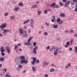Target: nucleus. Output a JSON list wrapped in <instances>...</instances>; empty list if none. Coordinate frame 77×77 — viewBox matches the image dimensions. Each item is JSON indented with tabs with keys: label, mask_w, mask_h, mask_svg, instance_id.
Segmentation results:
<instances>
[{
	"label": "nucleus",
	"mask_w": 77,
	"mask_h": 77,
	"mask_svg": "<svg viewBox=\"0 0 77 77\" xmlns=\"http://www.w3.org/2000/svg\"><path fill=\"white\" fill-rule=\"evenodd\" d=\"M54 51H56L57 53H60V48L58 47H56L54 48Z\"/></svg>",
	"instance_id": "f257e3e1"
},
{
	"label": "nucleus",
	"mask_w": 77,
	"mask_h": 77,
	"mask_svg": "<svg viewBox=\"0 0 77 77\" xmlns=\"http://www.w3.org/2000/svg\"><path fill=\"white\" fill-rule=\"evenodd\" d=\"M31 58L32 60H33L32 62H31L32 64V65H35V61H36V57L35 58L34 57H31Z\"/></svg>",
	"instance_id": "f03ea898"
},
{
	"label": "nucleus",
	"mask_w": 77,
	"mask_h": 77,
	"mask_svg": "<svg viewBox=\"0 0 77 77\" xmlns=\"http://www.w3.org/2000/svg\"><path fill=\"white\" fill-rule=\"evenodd\" d=\"M36 49H38V46H36L34 48L33 51V53L34 54H36Z\"/></svg>",
	"instance_id": "7ed1b4c3"
},
{
	"label": "nucleus",
	"mask_w": 77,
	"mask_h": 77,
	"mask_svg": "<svg viewBox=\"0 0 77 77\" xmlns=\"http://www.w3.org/2000/svg\"><path fill=\"white\" fill-rule=\"evenodd\" d=\"M69 3H70V2H69V1H68L66 2L64 4L65 8H66L67 6H69Z\"/></svg>",
	"instance_id": "20e7f679"
},
{
	"label": "nucleus",
	"mask_w": 77,
	"mask_h": 77,
	"mask_svg": "<svg viewBox=\"0 0 77 77\" xmlns=\"http://www.w3.org/2000/svg\"><path fill=\"white\" fill-rule=\"evenodd\" d=\"M53 18L51 19V21L53 23H56V19L55 18V16H54L53 17Z\"/></svg>",
	"instance_id": "39448f33"
},
{
	"label": "nucleus",
	"mask_w": 77,
	"mask_h": 77,
	"mask_svg": "<svg viewBox=\"0 0 77 77\" xmlns=\"http://www.w3.org/2000/svg\"><path fill=\"white\" fill-rule=\"evenodd\" d=\"M5 48H6V50L7 51V52L8 53V54L10 53L11 52V51L10 50V49H9V47L7 46H5Z\"/></svg>",
	"instance_id": "423d86ee"
},
{
	"label": "nucleus",
	"mask_w": 77,
	"mask_h": 77,
	"mask_svg": "<svg viewBox=\"0 0 77 77\" xmlns=\"http://www.w3.org/2000/svg\"><path fill=\"white\" fill-rule=\"evenodd\" d=\"M6 25H7V23H5L2 24V25L1 26H0V28H2V27H6Z\"/></svg>",
	"instance_id": "0eeeda50"
},
{
	"label": "nucleus",
	"mask_w": 77,
	"mask_h": 77,
	"mask_svg": "<svg viewBox=\"0 0 77 77\" xmlns=\"http://www.w3.org/2000/svg\"><path fill=\"white\" fill-rule=\"evenodd\" d=\"M21 61L22 64H23L24 63H27V62H28V61H26L24 59L23 60H21Z\"/></svg>",
	"instance_id": "6e6552de"
},
{
	"label": "nucleus",
	"mask_w": 77,
	"mask_h": 77,
	"mask_svg": "<svg viewBox=\"0 0 77 77\" xmlns=\"http://www.w3.org/2000/svg\"><path fill=\"white\" fill-rule=\"evenodd\" d=\"M23 66L22 65H19L18 67H17V70H20V68H23Z\"/></svg>",
	"instance_id": "1a4fd4ad"
},
{
	"label": "nucleus",
	"mask_w": 77,
	"mask_h": 77,
	"mask_svg": "<svg viewBox=\"0 0 77 77\" xmlns=\"http://www.w3.org/2000/svg\"><path fill=\"white\" fill-rule=\"evenodd\" d=\"M16 63L17 65H21V63H22V62H21V60L19 61H16Z\"/></svg>",
	"instance_id": "9d476101"
},
{
	"label": "nucleus",
	"mask_w": 77,
	"mask_h": 77,
	"mask_svg": "<svg viewBox=\"0 0 77 77\" xmlns=\"http://www.w3.org/2000/svg\"><path fill=\"white\" fill-rule=\"evenodd\" d=\"M19 30L20 31V34L21 35L23 34V29L21 28H20L19 29Z\"/></svg>",
	"instance_id": "9b49d317"
},
{
	"label": "nucleus",
	"mask_w": 77,
	"mask_h": 77,
	"mask_svg": "<svg viewBox=\"0 0 77 77\" xmlns=\"http://www.w3.org/2000/svg\"><path fill=\"white\" fill-rule=\"evenodd\" d=\"M0 76L2 77V76H3L5 75V73L4 72H2L0 73Z\"/></svg>",
	"instance_id": "f8f14e48"
},
{
	"label": "nucleus",
	"mask_w": 77,
	"mask_h": 77,
	"mask_svg": "<svg viewBox=\"0 0 77 77\" xmlns=\"http://www.w3.org/2000/svg\"><path fill=\"white\" fill-rule=\"evenodd\" d=\"M54 71V69L53 68H51L50 69V72H52Z\"/></svg>",
	"instance_id": "ddd939ff"
},
{
	"label": "nucleus",
	"mask_w": 77,
	"mask_h": 77,
	"mask_svg": "<svg viewBox=\"0 0 77 77\" xmlns=\"http://www.w3.org/2000/svg\"><path fill=\"white\" fill-rule=\"evenodd\" d=\"M20 59H25V57L23 56H20Z\"/></svg>",
	"instance_id": "4468645a"
},
{
	"label": "nucleus",
	"mask_w": 77,
	"mask_h": 77,
	"mask_svg": "<svg viewBox=\"0 0 77 77\" xmlns=\"http://www.w3.org/2000/svg\"><path fill=\"white\" fill-rule=\"evenodd\" d=\"M5 60V58L3 57H1L0 58V61L1 62H3Z\"/></svg>",
	"instance_id": "2eb2a0df"
},
{
	"label": "nucleus",
	"mask_w": 77,
	"mask_h": 77,
	"mask_svg": "<svg viewBox=\"0 0 77 77\" xmlns=\"http://www.w3.org/2000/svg\"><path fill=\"white\" fill-rule=\"evenodd\" d=\"M56 5V3H53L52 4H51L50 6V7H52L53 6H55V5Z\"/></svg>",
	"instance_id": "dca6fc26"
},
{
	"label": "nucleus",
	"mask_w": 77,
	"mask_h": 77,
	"mask_svg": "<svg viewBox=\"0 0 77 77\" xmlns=\"http://www.w3.org/2000/svg\"><path fill=\"white\" fill-rule=\"evenodd\" d=\"M60 16L61 17H65V15L64 14L62 13L60 14Z\"/></svg>",
	"instance_id": "f3484780"
},
{
	"label": "nucleus",
	"mask_w": 77,
	"mask_h": 77,
	"mask_svg": "<svg viewBox=\"0 0 77 77\" xmlns=\"http://www.w3.org/2000/svg\"><path fill=\"white\" fill-rule=\"evenodd\" d=\"M57 27H58V25H55L53 26V27L54 29H56L57 28Z\"/></svg>",
	"instance_id": "a211bd4d"
},
{
	"label": "nucleus",
	"mask_w": 77,
	"mask_h": 77,
	"mask_svg": "<svg viewBox=\"0 0 77 77\" xmlns=\"http://www.w3.org/2000/svg\"><path fill=\"white\" fill-rule=\"evenodd\" d=\"M3 31L4 32H10V30L6 29L3 30Z\"/></svg>",
	"instance_id": "6ab92c4d"
},
{
	"label": "nucleus",
	"mask_w": 77,
	"mask_h": 77,
	"mask_svg": "<svg viewBox=\"0 0 77 77\" xmlns=\"http://www.w3.org/2000/svg\"><path fill=\"white\" fill-rule=\"evenodd\" d=\"M32 39V37H30L28 40V42L29 43L30 42V41H31V39Z\"/></svg>",
	"instance_id": "aec40b11"
},
{
	"label": "nucleus",
	"mask_w": 77,
	"mask_h": 77,
	"mask_svg": "<svg viewBox=\"0 0 77 77\" xmlns=\"http://www.w3.org/2000/svg\"><path fill=\"white\" fill-rule=\"evenodd\" d=\"M18 5L19 6H24V5L23 4L22 2H20Z\"/></svg>",
	"instance_id": "412c9836"
},
{
	"label": "nucleus",
	"mask_w": 77,
	"mask_h": 77,
	"mask_svg": "<svg viewBox=\"0 0 77 77\" xmlns=\"http://www.w3.org/2000/svg\"><path fill=\"white\" fill-rule=\"evenodd\" d=\"M32 68L33 71L35 72L36 71V68H35V67L33 66Z\"/></svg>",
	"instance_id": "4be33fe9"
},
{
	"label": "nucleus",
	"mask_w": 77,
	"mask_h": 77,
	"mask_svg": "<svg viewBox=\"0 0 77 77\" xmlns=\"http://www.w3.org/2000/svg\"><path fill=\"white\" fill-rule=\"evenodd\" d=\"M29 21H30V19H28V20L27 21H25L24 23H23V24H26V23H29Z\"/></svg>",
	"instance_id": "5701e85b"
},
{
	"label": "nucleus",
	"mask_w": 77,
	"mask_h": 77,
	"mask_svg": "<svg viewBox=\"0 0 77 77\" xmlns=\"http://www.w3.org/2000/svg\"><path fill=\"white\" fill-rule=\"evenodd\" d=\"M27 34L26 33L24 34V35H23L24 38H27Z\"/></svg>",
	"instance_id": "b1692460"
},
{
	"label": "nucleus",
	"mask_w": 77,
	"mask_h": 77,
	"mask_svg": "<svg viewBox=\"0 0 77 77\" xmlns=\"http://www.w3.org/2000/svg\"><path fill=\"white\" fill-rule=\"evenodd\" d=\"M60 18H58V19L57 20V23H59V22H60Z\"/></svg>",
	"instance_id": "393cba45"
},
{
	"label": "nucleus",
	"mask_w": 77,
	"mask_h": 77,
	"mask_svg": "<svg viewBox=\"0 0 77 77\" xmlns=\"http://www.w3.org/2000/svg\"><path fill=\"white\" fill-rule=\"evenodd\" d=\"M47 12H48V10H45L44 11V13L45 14H47Z\"/></svg>",
	"instance_id": "a878e982"
},
{
	"label": "nucleus",
	"mask_w": 77,
	"mask_h": 77,
	"mask_svg": "<svg viewBox=\"0 0 77 77\" xmlns=\"http://www.w3.org/2000/svg\"><path fill=\"white\" fill-rule=\"evenodd\" d=\"M57 54V52L56 51H54V55H55V56Z\"/></svg>",
	"instance_id": "bb28decb"
},
{
	"label": "nucleus",
	"mask_w": 77,
	"mask_h": 77,
	"mask_svg": "<svg viewBox=\"0 0 77 77\" xmlns=\"http://www.w3.org/2000/svg\"><path fill=\"white\" fill-rule=\"evenodd\" d=\"M75 52H77V47L75 46Z\"/></svg>",
	"instance_id": "cd10ccee"
},
{
	"label": "nucleus",
	"mask_w": 77,
	"mask_h": 77,
	"mask_svg": "<svg viewBox=\"0 0 77 77\" xmlns=\"http://www.w3.org/2000/svg\"><path fill=\"white\" fill-rule=\"evenodd\" d=\"M45 25H46L47 27H49V24L47 23V22H46L45 23Z\"/></svg>",
	"instance_id": "c85d7f7f"
},
{
	"label": "nucleus",
	"mask_w": 77,
	"mask_h": 77,
	"mask_svg": "<svg viewBox=\"0 0 77 77\" xmlns=\"http://www.w3.org/2000/svg\"><path fill=\"white\" fill-rule=\"evenodd\" d=\"M41 11H38V15H39L41 14Z\"/></svg>",
	"instance_id": "c756f323"
},
{
	"label": "nucleus",
	"mask_w": 77,
	"mask_h": 77,
	"mask_svg": "<svg viewBox=\"0 0 77 77\" xmlns=\"http://www.w3.org/2000/svg\"><path fill=\"white\" fill-rule=\"evenodd\" d=\"M63 22L62 21H60L59 22V24H62L63 23Z\"/></svg>",
	"instance_id": "7c9ffc66"
},
{
	"label": "nucleus",
	"mask_w": 77,
	"mask_h": 77,
	"mask_svg": "<svg viewBox=\"0 0 77 77\" xmlns=\"http://www.w3.org/2000/svg\"><path fill=\"white\" fill-rule=\"evenodd\" d=\"M1 54H2V56H5V53H3V52H2L1 53Z\"/></svg>",
	"instance_id": "2f4dec72"
},
{
	"label": "nucleus",
	"mask_w": 77,
	"mask_h": 77,
	"mask_svg": "<svg viewBox=\"0 0 77 77\" xmlns=\"http://www.w3.org/2000/svg\"><path fill=\"white\" fill-rule=\"evenodd\" d=\"M33 45L34 46V47H35L36 46V42H34L33 43Z\"/></svg>",
	"instance_id": "473e14b6"
},
{
	"label": "nucleus",
	"mask_w": 77,
	"mask_h": 77,
	"mask_svg": "<svg viewBox=\"0 0 77 77\" xmlns=\"http://www.w3.org/2000/svg\"><path fill=\"white\" fill-rule=\"evenodd\" d=\"M9 75L8 74H7L6 75H5V77H11V76H10V75Z\"/></svg>",
	"instance_id": "72a5a7b5"
},
{
	"label": "nucleus",
	"mask_w": 77,
	"mask_h": 77,
	"mask_svg": "<svg viewBox=\"0 0 77 77\" xmlns=\"http://www.w3.org/2000/svg\"><path fill=\"white\" fill-rule=\"evenodd\" d=\"M18 48V46L16 45V46H15L14 48H15V50H17V48Z\"/></svg>",
	"instance_id": "f704fd0d"
},
{
	"label": "nucleus",
	"mask_w": 77,
	"mask_h": 77,
	"mask_svg": "<svg viewBox=\"0 0 77 77\" xmlns=\"http://www.w3.org/2000/svg\"><path fill=\"white\" fill-rule=\"evenodd\" d=\"M14 9L15 11H18L19 9V8H16Z\"/></svg>",
	"instance_id": "c9c22d12"
},
{
	"label": "nucleus",
	"mask_w": 77,
	"mask_h": 77,
	"mask_svg": "<svg viewBox=\"0 0 77 77\" xmlns=\"http://www.w3.org/2000/svg\"><path fill=\"white\" fill-rule=\"evenodd\" d=\"M37 7H38V6L37 5H34V8H37Z\"/></svg>",
	"instance_id": "e433bc0d"
},
{
	"label": "nucleus",
	"mask_w": 77,
	"mask_h": 77,
	"mask_svg": "<svg viewBox=\"0 0 77 77\" xmlns=\"http://www.w3.org/2000/svg\"><path fill=\"white\" fill-rule=\"evenodd\" d=\"M73 2L75 3H77V0H73Z\"/></svg>",
	"instance_id": "4c0bfd02"
},
{
	"label": "nucleus",
	"mask_w": 77,
	"mask_h": 77,
	"mask_svg": "<svg viewBox=\"0 0 77 77\" xmlns=\"http://www.w3.org/2000/svg\"><path fill=\"white\" fill-rule=\"evenodd\" d=\"M59 3L60 5H61V6H63V3H62V2H60Z\"/></svg>",
	"instance_id": "58836bf2"
},
{
	"label": "nucleus",
	"mask_w": 77,
	"mask_h": 77,
	"mask_svg": "<svg viewBox=\"0 0 77 77\" xmlns=\"http://www.w3.org/2000/svg\"><path fill=\"white\" fill-rule=\"evenodd\" d=\"M50 48V47L49 46L46 47V49L47 50H49Z\"/></svg>",
	"instance_id": "ea45409f"
},
{
	"label": "nucleus",
	"mask_w": 77,
	"mask_h": 77,
	"mask_svg": "<svg viewBox=\"0 0 77 77\" xmlns=\"http://www.w3.org/2000/svg\"><path fill=\"white\" fill-rule=\"evenodd\" d=\"M1 52H2V53H3L4 51H5V49H3L2 50H1Z\"/></svg>",
	"instance_id": "a19ab883"
},
{
	"label": "nucleus",
	"mask_w": 77,
	"mask_h": 77,
	"mask_svg": "<svg viewBox=\"0 0 77 77\" xmlns=\"http://www.w3.org/2000/svg\"><path fill=\"white\" fill-rule=\"evenodd\" d=\"M55 8H59V5H56L54 7Z\"/></svg>",
	"instance_id": "79ce46f5"
},
{
	"label": "nucleus",
	"mask_w": 77,
	"mask_h": 77,
	"mask_svg": "<svg viewBox=\"0 0 77 77\" xmlns=\"http://www.w3.org/2000/svg\"><path fill=\"white\" fill-rule=\"evenodd\" d=\"M11 19H14V18H15V16H11V18H10Z\"/></svg>",
	"instance_id": "37998d69"
},
{
	"label": "nucleus",
	"mask_w": 77,
	"mask_h": 77,
	"mask_svg": "<svg viewBox=\"0 0 77 77\" xmlns=\"http://www.w3.org/2000/svg\"><path fill=\"white\" fill-rule=\"evenodd\" d=\"M5 16H7V15H8V13H5Z\"/></svg>",
	"instance_id": "c03bdc74"
},
{
	"label": "nucleus",
	"mask_w": 77,
	"mask_h": 77,
	"mask_svg": "<svg viewBox=\"0 0 77 77\" xmlns=\"http://www.w3.org/2000/svg\"><path fill=\"white\" fill-rule=\"evenodd\" d=\"M44 35H48V33L46 32H45L44 33Z\"/></svg>",
	"instance_id": "a18cd8bd"
},
{
	"label": "nucleus",
	"mask_w": 77,
	"mask_h": 77,
	"mask_svg": "<svg viewBox=\"0 0 77 77\" xmlns=\"http://www.w3.org/2000/svg\"><path fill=\"white\" fill-rule=\"evenodd\" d=\"M70 42L71 44H72V42H73V40H71Z\"/></svg>",
	"instance_id": "49530a36"
},
{
	"label": "nucleus",
	"mask_w": 77,
	"mask_h": 77,
	"mask_svg": "<svg viewBox=\"0 0 77 77\" xmlns=\"http://www.w3.org/2000/svg\"><path fill=\"white\" fill-rule=\"evenodd\" d=\"M5 48L4 47H2L0 49H1V50H3V49H4Z\"/></svg>",
	"instance_id": "de8ad7c7"
},
{
	"label": "nucleus",
	"mask_w": 77,
	"mask_h": 77,
	"mask_svg": "<svg viewBox=\"0 0 77 77\" xmlns=\"http://www.w3.org/2000/svg\"><path fill=\"white\" fill-rule=\"evenodd\" d=\"M49 64V63L48 62V63H45V65H47Z\"/></svg>",
	"instance_id": "09e8293b"
},
{
	"label": "nucleus",
	"mask_w": 77,
	"mask_h": 77,
	"mask_svg": "<svg viewBox=\"0 0 77 77\" xmlns=\"http://www.w3.org/2000/svg\"><path fill=\"white\" fill-rule=\"evenodd\" d=\"M66 44L67 45H69V42H67L66 43Z\"/></svg>",
	"instance_id": "8fccbe9b"
},
{
	"label": "nucleus",
	"mask_w": 77,
	"mask_h": 77,
	"mask_svg": "<svg viewBox=\"0 0 77 77\" xmlns=\"http://www.w3.org/2000/svg\"><path fill=\"white\" fill-rule=\"evenodd\" d=\"M74 37H77V34L76 33L74 34Z\"/></svg>",
	"instance_id": "3c124183"
},
{
	"label": "nucleus",
	"mask_w": 77,
	"mask_h": 77,
	"mask_svg": "<svg viewBox=\"0 0 77 77\" xmlns=\"http://www.w3.org/2000/svg\"><path fill=\"white\" fill-rule=\"evenodd\" d=\"M33 19H31V24H32V23H33Z\"/></svg>",
	"instance_id": "603ef678"
},
{
	"label": "nucleus",
	"mask_w": 77,
	"mask_h": 77,
	"mask_svg": "<svg viewBox=\"0 0 77 77\" xmlns=\"http://www.w3.org/2000/svg\"><path fill=\"white\" fill-rule=\"evenodd\" d=\"M28 44V42H25V45H27Z\"/></svg>",
	"instance_id": "864d4df0"
},
{
	"label": "nucleus",
	"mask_w": 77,
	"mask_h": 77,
	"mask_svg": "<svg viewBox=\"0 0 77 77\" xmlns=\"http://www.w3.org/2000/svg\"><path fill=\"white\" fill-rule=\"evenodd\" d=\"M27 45H32V44L31 43H30L29 42L28 43Z\"/></svg>",
	"instance_id": "5fc2aeb1"
},
{
	"label": "nucleus",
	"mask_w": 77,
	"mask_h": 77,
	"mask_svg": "<svg viewBox=\"0 0 77 77\" xmlns=\"http://www.w3.org/2000/svg\"><path fill=\"white\" fill-rule=\"evenodd\" d=\"M71 65V64L70 63H69L68 64L67 66H69V67H71V65Z\"/></svg>",
	"instance_id": "6e6d98bb"
},
{
	"label": "nucleus",
	"mask_w": 77,
	"mask_h": 77,
	"mask_svg": "<svg viewBox=\"0 0 77 77\" xmlns=\"http://www.w3.org/2000/svg\"><path fill=\"white\" fill-rule=\"evenodd\" d=\"M73 32H74V30H70V32H72V33Z\"/></svg>",
	"instance_id": "4d7b16f0"
},
{
	"label": "nucleus",
	"mask_w": 77,
	"mask_h": 77,
	"mask_svg": "<svg viewBox=\"0 0 77 77\" xmlns=\"http://www.w3.org/2000/svg\"><path fill=\"white\" fill-rule=\"evenodd\" d=\"M36 62H37V63H39V60L38 59L36 61Z\"/></svg>",
	"instance_id": "13d9d810"
},
{
	"label": "nucleus",
	"mask_w": 77,
	"mask_h": 77,
	"mask_svg": "<svg viewBox=\"0 0 77 77\" xmlns=\"http://www.w3.org/2000/svg\"><path fill=\"white\" fill-rule=\"evenodd\" d=\"M68 68V66H66L65 67V69H67Z\"/></svg>",
	"instance_id": "bf43d9fd"
},
{
	"label": "nucleus",
	"mask_w": 77,
	"mask_h": 77,
	"mask_svg": "<svg viewBox=\"0 0 77 77\" xmlns=\"http://www.w3.org/2000/svg\"><path fill=\"white\" fill-rule=\"evenodd\" d=\"M3 70L4 71H5V72H6V71H7V70L6 69H4Z\"/></svg>",
	"instance_id": "052dcab7"
},
{
	"label": "nucleus",
	"mask_w": 77,
	"mask_h": 77,
	"mask_svg": "<svg viewBox=\"0 0 77 77\" xmlns=\"http://www.w3.org/2000/svg\"><path fill=\"white\" fill-rule=\"evenodd\" d=\"M63 2H64V3H65L66 2V0H63Z\"/></svg>",
	"instance_id": "680f3d73"
},
{
	"label": "nucleus",
	"mask_w": 77,
	"mask_h": 77,
	"mask_svg": "<svg viewBox=\"0 0 77 77\" xmlns=\"http://www.w3.org/2000/svg\"><path fill=\"white\" fill-rule=\"evenodd\" d=\"M18 50H19V51H21V50H22V49H21V48H20L18 49Z\"/></svg>",
	"instance_id": "e2e57ef3"
},
{
	"label": "nucleus",
	"mask_w": 77,
	"mask_h": 77,
	"mask_svg": "<svg viewBox=\"0 0 77 77\" xmlns=\"http://www.w3.org/2000/svg\"><path fill=\"white\" fill-rule=\"evenodd\" d=\"M54 66V64L53 63L51 65V66Z\"/></svg>",
	"instance_id": "0e129e2a"
},
{
	"label": "nucleus",
	"mask_w": 77,
	"mask_h": 77,
	"mask_svg": "<svg viewBox=\"0 0 77 77\" xmlns=\"http://www.w3.org/2000/svg\"><path fill=\"white\" fill-rule=\"evenodd\" d=\"M45 77H48V75H47V74H46V75H45Z\"/></svg>",
	"instance_id": "69168bd1"
},
{
	"label": "nucleus",
	"mask_w": 77,
	"mask_h": 77,
	"mask_svg": "<svg viewBox=\"0 0 77 77\" xmlns=\"http://www.w3.org/2000/svg\"><path fill=\"white\" fill-rule=\"evenodd\" d=\"M68 45H65V47H66V48H67V47H68Z\"/></svg>",
	"instance_id": "338daca9"
},
{
	"label": "nucleus",
	"mask_w": 77,
	"mask_h": 77,
	"mask_svg": "<svg viewBox=\"0 0 77 77\" xmlns=\"http://www.w3.org/2000/svg\"><path fill=\"white\" fill-rule=\"evenodd\" d=\"M75 11L76 12H77V8H75Z\"/></svg>",
	"instance_id": "774afa93"
}]
</instances>
